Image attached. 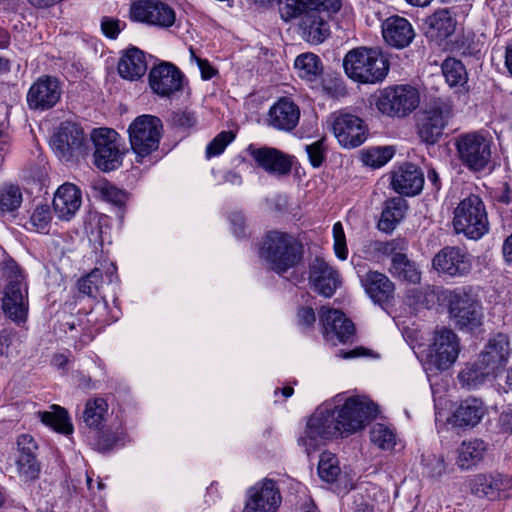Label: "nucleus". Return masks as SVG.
I'll list each match as a JSON object with an SVG mask.
<instances>
[{
  "mask_svg": "<svg viewBox=\"0 0 512 512\" xmlns=\"http://www.w3.org/2000/svg\"><path fill=\"white\" fill-rule=\"evenodd\" d=\"M378 414V406L365 397H349L336 411L327 405L319 406L307 421L304 445L313 446L312 441L350 435L361 430Z\"/></svg>",
  "mask_w": 512,
  "mask_h": 512,
  "instance_id": "1",
  "label": "nucleus"
},
{
  "mask_svg": "<svg viewBox=\"0 0 512 512\" xmlns=\"http://www.w3.org/2000/svg\"><path fill=\"white\" fill-rule=\"evenodd\" d=\"M259 257L268 263L271 270L283 274L301 262L303 245L289 233L271 230L263 237Z\"/></svg>",
  "mask_w": 512,
  "mask_h": 512,
  "instance_id": "2",
  "label": "nucleus"
},
{
  "mask_svg": "<svg viewBox=\"0 0 512 512\" xmlns=\"http://www.w3.org/2000/svg\"><path fill=\"white\" fill-rule=\"evenodd\" d=\"M450 319L461 331L473 332L483 324V306L478 294L470 285L443 292Z\"/></svg>",
  "mask_w": 512,
  "mask_h": 512,
  "instance_id": "3",
  "label": "nucleus"
},
{
  "mask_svg": "<svg viewBox=\"0 0 512 512\" xmlns=\"http://www.w3.org/2000/svg\"><path fill=\"white\" fill-rule=\"evenodd\" d=\"M343 68L352 80L375 84L386 78L390 63L379 48L358 47L345 55Z\"/></svg>",
  "mask_w": 512,
  "mask_h": 512,
  "instance_id": "4",
  "label": "nucleus"
},
{
  "mask_svg": "<svg viewBox=\"0 0 512 512\" xmlns=\"http://www.w3.org/2000/svg\"><path fill=\"white\" fill-rule=\"evenodd\" d=\"M453 225L456 233L477 240L488 232V218L482 199L470 194L464 198L454 211Z\"/></svg>",
  "mask_w": 512,
  "mask_h": 512,
  "instance_id": "5",
  "label": "nucleus"
},
{
  "mask_svg": "<svg viewBox=\"0 0 512 512\" xmlns=\"http://www.w3.org/2000/svg\"><path fill=\"white\" fill-rule=\"evenodd\" d=\"M420 103V94L410 85L388 86L379 91L376 108L383 115L403 118L411 114Z\"/></svg>",
  "mask_w": 512,
  "mask_h": 512,
  "instance_id": "6",
  "label": "nucleus"
},
{
  "mask_svg": "<svg viewBox=\"0 0 512 512\" xmlns=\"http://www.w3.org/2000/svg\"><path fill=\"white\" fill-rule=\"evenodd\" d=\"M163 125L152 115L138 116L128 128L131 149L137 155V162L150 155L159 147Z\"/></svg>",
  "mask_w": 512,
  "mask_h": 512,
  "instance_id": "7",
  "label": "nucleus"
},
{
  "mask_svg": "<svg viewBox=\"0 0 512 512\" xmlns=\"http://www.w3.org/2000/svg\"><path fill=\"white\" fill-rule=\"evenodd\" d=\"M458 159L468 170L483 171L491 159V140L481 133L471 132L455 139Z\"/></svg>",
  "mask_w": 512,
  "mask_h": 512,
  "instance_id": "8",
  "label": "nucleus"
},
{
  "mask_svg": "<svg viewBox=\"0 0 512 512\" xmlns=\"http://www.w3.org/2000/svg\"><path fill=\"white\" fill-rule=\"evenodd\" d=\"M118 137V133L110 128H98L92 131L94 165L99 170L110 172L122 165L124 152L120 150Z\"/></svg>",
  "mask_w": 512,
  "mask_h": 512,
  "instance_id": "9",
  "label": "nucleus"
},
{
  "mask_svg": "<svg viewBox=\"0 0 512 512\" xmlns=\"http://www.w3.org/2000/svg\"><path fill=\"white\" fill-rule=\"evenodd\" d=\"M451 116L452 105L450 102L443 99L434 101L418 119L417 130L420 139L429 145L437 143Z\"/></svg>",
  "mask_w": 512,
  "mask_h": 512,
  "instance_id": "10",
  "label": "nucleus"
},
{
  "mask_svg": "<svg viewBox=\"0 0 512 512\" xmlns=\"http://www.w3.org/2000/svg\"><path fill=\"white\" fill-rule=\"evenodd\" d=\"M332 131L339 144L344 148H356L367 139L368 128L358 116L350 113L334 115Z\"/></svg>",
  "mask_w": 512,
  "mask_h": 512,
  "instance_id": "11",
  "label": "nucleus"
},
{
  "mask_svg": "<svg viewBox=\"0 0 512 512\" xmlns=\"http://www.w3.org/2000/svg\"><path fill=\"white\" fill-rule=\"evenodd\" d=\"M130 18L159 27H170L175 23V12L160 0H138L131 4Z\"/></svg>",
  "mask_w": 512,
  "mask_h": 512,
  "instance_id": "12",
  "label": "nucleus"
},
{
  "mask_svg": "<svg viewBox=\"0 0 512 512\" xmlns=\"http://www.w3.org/2000/svg\"><path fill=\"white\" fill-rule=\"evenodd\" d=\"M151 90L162 98H170L183 89L184 74L170 62H160L148 76Z\"/></svg>",
  "mask_w": 512,
  "mask_h": 512,
  "instance_id": "13",
  "label": "nucleus"
},
{
  "mask_svg": "<svg viewBox=\"0 0 512 512\" xmlns=\"http://www.w3.org/2000/svg\"><path fill=\"white\" fill-rule=\"evenodd\" d=\"M17 273L14 274L4 290L2 299V310L6 317L13 322L20 324L27 320L28 314V300H27V287L22 289L23 276L16 266Z\"/></svg>",
  "mask_w": 512,
  "mask_h": 512,
  "instance_id": "14",
  "label": "nucleus"
},
{
  "mask_svg": "<svg viewBox=\"0 0 512 512\" xmlns=\"http://www.w3.org/2000/svg\"><path fill=\"white\" fill-rule=\"evenodd\" d=\"M61 94V83L56 77L48 75L41 76L28 90V107L31 110L39 111L51 109L59 102Z\"/></svg>",
  "mask_w": 512,
  "mask_h": 512,
  "instance_id": "15",
  "label": "nucleus"
},
{
  "mask_svg": "<svg viewBox=\"0 0 512 512\" xmlns=\"http://www.w3.org/2000/svg\"><path fill=\"white\" fill-rule=\"evenodd\" d=\"M433 268L450 277H463L470 273V255L460 247L446 246L432 260Z\"/></svg>",
  "mask_w": 512,
  "mask_h": 512,
  "instance_id": "16",
  "label": "nucleus"
},
{
  "mask_svg": "<svg viewBox=\"0 0 512 512\" xmlns=\"http://www.w3.org/2000/svg\"><path fill=\"white\" fill-rule=\"evenodd\" d=\"M85 140L84 131L79 124L65 121L53 136L52 145L60 158L69 160L83 153Z\"/></svg>",
  "mask_w": 512,
  "mask_h": 512,
  "instance_id": "17",
  "label": "nucleus"
},
{
  "mask_svg": "<svg viewBox=\"0 0 512 512\" xmlns=\"http://www.w3.org/2000/svg\"><path fill=\"white\" fill-rule=\"evenodd\" d=\"M357 274L362 287L374 304L382 308L391 304L394 299L395 284L387 275L374 270L361 274L360 269L357 270Z\"/></svg>",
  "mask_w": 512,
  "mask_h": 512,
  "instance_id": "18",
  "label": "nucleus"
},
{
  "mask_svg": "<svg viewBox=\"0 0 512 512\" xmlns=\"http://www.w3.org/2000/svg\"><path fill=\"white\" fill-rule=\"evenodd\" d=\"M320 321L323 326L324 337L333 344L336 340L340 343H346L354 336V323L340 310L322 307Z\"/></svg>",
  "mask_w": 512,
  "mask_h": 512,
  "instance_id": "19",
  "label": "nucleus"
},
{
  "mask_svg": "<svg viewBox=\"0 0 512 512\" xmlns=\"http://www.w3.org/2000/svg\"><path fill=\"white\" fill-rule=\"evenodd\" d=\"M248 151L257 165L270 175L277 177L290 174L293 165V156L273 147L253 148Z\"/></svg>",
  "mask_w": 512,
  "mask_h": 512,
  "instance_id": "20",
  "label": "nucleus"
},
{
  "mask_svg": "<svg viewBox=\"0 0 512 512\" xmlns=\"http://www.w3.org/2000/svg\"><path fill=\"white\" fill-rule=\"evenodd\" d=\"M511 353L510 342L507 335L498 333L491 337L484 349L479 353L478 359L495 377L506 367Z\"/></svg>",
  "mask_w": 512,
  "mask_h": 512,
  "instance_id": "21",
  "label": "nucleus"
},
{
  "mask_svg": "<svg viewBox=\"0 0 512 512\" xmlns=\"http://www.w3.org/2000/svg\"><path fill=\"white\" fill-rule=\"evenodd\" d=\"M459 351L458 337L451 329L443 328L435 333L431 357L438 369H448L457 360Z\"/></svg>",
  "mask_w": 512,
  "mask_h": 512,
  "instance_id": "22",
  "label": "nucleus"
},
{
  "mask_svg": "<svg viewBox=\"0 0 512 512\" xmlns=\"http://www.w3.org/2000/svg\"><path fill=\"white\" fill-rule=\"evenodd\" d=\"M334 12H328L324 7H315L304 14L299 22L301 37L308 43L320 44L330 34L327 18Z\"/></svg>",
  "mask_w": 512,
  "mask_h": 512,
  "instance_id": "23",
  "label": "nucleus"
},
{
  "mask_svg": "<svg viewBox=\"0 0 512 512\" xmlns=\"http://www.w3.org/2000/svg\"><path fill=\"white\" fill-rule=\"evenodd\" d=\"M401 250H396L391 256L389 273L396 279L409 284H418L421 281L419 265L407 255L409 249L408 240L402 238Z\"/></svg>",
  "mask_w": 512,
  "mask_h": 512,
  "instance_id": "24",
  "label": "nucleus"
},
{
  "mask_svg": "<svg viewBox=\"0 0 512 512\" xmlns=\"http://www.w3.org/2000/svg\"><path fill=\"white\" fill-rule=\"evenodd\" d=\"M244 512H275L281 502L280 493L273 480H265L260 487L250 491Z\"/></svg>",
  "mask_w": 512,
  "mask_h": 512,
  "instance_id": "25",
  "label": "nucleus"
},
{
  "mask_svg": "<svg viewBox=\"0 0 512 512\" xmlns=\"http://www.w3.org/2000/svg\"><path fill=\"white\" fill-rule=\"evenodd\" d=\"M486 413L487 407L480 398L467 397L461 400L449 422L453 427L470 429L476 427Z\"/></svg>",
  "mask_w": 512,
  "mask_h": 512,
  "instance_id": "26",
  "label": "nucleus"
},
{
  "mask_svg": "<svg viewBox=\"0 0 512 512\" xmlns=\"http://www.w3.org/2000/svg\"><path fill=\"white\" fill-rule=\"evenodd\" d=\"M315 7H324L328 12H338L341 8L340 0H278V9L283 21L289 22L302 18Z\"/></svg>",
  "mask_w": 512,
  "mask_h": 512,
  "instance_id": "27",
  "label": "nucleus"
},
{
  "mask_svg": "<svg viewBox=\"0 0 512 512\" xmlns=\"http://www.w3.org/2000/svg\"><path fill=\"white\" fill-rule=\"evenodd\" d=\"M391 184L400 195L415 196L423 189L424 174L416 165L405 163L394 172Z\"/></svg>",
  "mask_w": 512,
  "mask_h": 512,
  "instance_id": "28",
  "label": "nucleus"
},
{
  "mask_svg": "<svg viewBox=\"0 0 512 512\" xmlns=\"http://www.w3.org/2000/svg\"><path fill=\"white\" fill-rule=\"evenodd\" d=\"M382 34L386 43L397 49L409 46L415 37L411 23L406 18L397 15L384 21Z\"/></svg>",
  "mask_w": 512,
  "mask_h": 512,
  "instance_id": "29",
  "label": "nucleus"
},
{
  "mask_svg": "<svg viewBox=\"0 0 512 512\" xmlns=\"http://www.w3.org/2000/svg\"><path fill=\"white\" fill-rule=\"evenodd\" d=\"M309 278L315 290L325 297H331L340 285L338 273L321 258L310 265Z\"/></svg>",
  "mask_w": 512,
  "mask_h": 512,
  "instance_id": "30",
  "label": "nucleus"
},
{
  "mask_svg": "<svg viewBox=\"0 0 512 512\" xmlns=\"http://www.w3.org/2000/svg\"><path fill=\"white\" fill-rule=\"evenodd\" d=\"M18 457L16 464L18 471L27 479H34L38 476L40 465L37 461L36 451L38 445L29 434H22L17 439Z\"/></svg>",
  "mask_w": 512,
  "mask_h": 512,
  "instance_id": "31",
  "label": "nucleus"
},
{
  "mask_svg": "<svg viewBox=\"0 0 512 512\" xmlns=\"http://www.w3.org/2000/svg\"><path fill=\"white\" fill-rule=\"evenodd\" d=\"M299 119L300 109L288 97L280 98L269 110V123L278 130L292 131Z\"/></svg>",
  "mask_w": 512,
  "mask_h": 512,
  "instance_id": "32",
  "label": "nucleus"
},
{
  "mask_svg": "<svg viewBox=\"0 0 512 512\" xmlns=\"http://www.w3.org/2000/svg\"><path fill=\"white\" fill-rule=\"evenodd\" d=\"M53 209L61 220H70L81 206V191L71 183L61 185L53 198Z\"/></svg>",
  "mask_w": 512,
  "mask_h": 512,
  "instance_id": "33",
  "label": "nucleus"
},
{
  "mask_svg": "<svg viewBox=\"0 0 512 512\" xmlns=\"http://www.w3.org/2000/svg\"><path fill=\"white\" fill-rule=\"evenodd\" d=\"M456 23V19L447 8L439 9L426 19V36L441 42L454 33Z\"/></svg>",
  "mask_w": 512,
  "mask_h": 512,
  "instance_id": "34",
  "label": "nucleus"
},
{
  "mask_svg": "<svg viewBox=\"0 0 512 512\" xmlns=\"http://www.w3.org/2000/svg\"><path fill=\"white\" fill-rule=\"evenodd\" d=\"M402 238L396 237L387 241L367 239L359 250L360 256L364 260L380 263L384 258H391L396 250H401Z\"/></svg>",
  "mask_w": 512,
  "mask_h": 512,
  "instance_id": "35",
  "label": "nucleus"
},
{
  "mask_svg": "<svg viewBox=\"0 0 512 512\" xmlns=\"http://www.w3.org/2000/svg\"><path fill=\"white\" fill-rule=\"evenodd\" d=\"M117 68L123 79L138 80L148 68L144 52L137 47L129 48L121 57Z\"/></svg>",
  "mask_w": 512,
  "mask_h": 512,
  "instance_id": "36",
  "label": "nucleus"
},
{
  "mask_svg": "<svg viewBox=\"0 0 512 512\" xmlns=\"http://www.w3.org/2000/svg\"><path fill=\"white\" fill-rule=\"evenodd\" d=\"M407 208V202L402 197L386 200L377 224L378 229L385 233H392L404 218Z\"/></svg>",
  "mask_w": 512,
  "mask_h": 512,
  "instance_id": "37",
  "label": "nucleus"
},
{
  "mask_svg": "<svg viewBox=\"0 0 512 512\" xmlns=\"http://www.w3.org/2000/svg\"><path fill=\"white\" fill-rule=\"evenodd\" d=\"M108 415V403L104 398L97 397L89 399L84 407L81 420L85 427L89 429V433L93 430H99L105 427Z\"/></svg>",
  "mask_w": 512,
  "mask_h": 512,
  "instance_id": "38",
  "label": "nucleus"
},
{
  "mask_svg": "<svg viewBox=\"0 0 512 512\" xmlns=\"http://www.w3.org/2000/svg\"><path fill=\"white\" fill-rule=\"evenodd\" d=\"M491 378H495L494 374L478 358L468 362L458 374L461 386L469 390L480 387Z\"/></svg>",
  "mask_w": 512,
  "mask_h": 512,
  "instance_id": "39",
  "label": "nucleus"
},
{
  "mask_svg": "<svg viewBox=\"0 0 512 512\" xmlns=\"http://www.w3.org/2000/svg\"><path fill=\"white\" fill-rule=\"evenodd\" d=\"M91 187L94 191V196L111 203L118 209V217L123 219L127 193L118 189L105 179L95 180Z\"/></svg>",
  "mask_w": 512,
  "mask_h": 512,
  "instance_id": "40",
  "label": "nucleus"
},
{
  "mask_svg": "<svg viewBox=\"0 0 512 512\" xmlns=\"http://www.w3.org/2000/svg\"><path fill=\"white\" fill-rule=\"evenodd\" d=\"M487 444L481 439L463 441L458 448V466L462 470H468L477 465L484 457Z\"/></svg>",
  "mask_w": 512,
  "mask_h": 512,
  "instance_id": "41",
  "label": "nucleus"
},
{
  "mask_svg": "<svg viewBox=\"0 0 512 512\" xmlns=\"http://www.w3.org/2000/svg\"><path fill=\"white\" fill-rule=\"evenodd\" d=\"M37 414L41 422L54 431L64 435L73 433V424L65 408L52 405L51 411H39Z\"/></svg>",
  "mask_w": 512,
  "mask_h": 512,
  "instance_id": "42",
  "label": "nucleus"
},
{
  "mask_svg": "<svg viewBox=\"0 0 512 512\" xmlns=\"http://www.w3.org/2000/svg\"><path fill=\"white\" fill-rule=\"evenodd\" d=\"M297 75L307 81H315L323 72V64L318 55L307 52L300 54L294 61Z\"/></svg>",
  "mask_w": 512,
  "mask_h": 512,
  "instance_id": "43",
  "label": "nucleus"
},
{
  "mask_svg": "<svg viewBox=\"0 0 512 512\" xmlns=\"http://www.w3.org/2000/svg\"><path fill=\"white\" fill-rule=\"evenodd\" d=\"M441 70L450 87L465 89L468 73L464 64L453 57L446 58L441 64Z\"/></svg>",
  "mask_w": 512,
  "mask_h": 512,
  "instance_id": "44",
  "label": "nucleus"
},
{
  "mask_svg": "<svg viewBox=\"0 0 512 512\" xmlns=\"http://www.w3.org/2000/svg\"><path fill=\"white\" fill-rule=\"evenodd\" d=\"M503 486L502 480L494 479L492 476L477 474L470 480L471 492L478 497L494 498Z\"/></svg>",
  "mask_w": 512,
  "mask_h": 512,
  "instance_id": "45",
  "label": "nucleus"
},
{
  "mask_svg": "<svg viewBox=\"0 0 512 512\" xmlns=\"http://www.w3.org/2000/svg\"><path fill=\"white\" fill-rule=\"evenodd\" d=\"M88 437L92 447L102 453L111 451L121 440L119 433L101 427L99 430H93Z\"/></svg>",
  "mask_w": 512,
  "mask_h": 512,
  "instance_id": "46",
  "label": "nucleus"
},
{
  "mask_svg": "<svg viewBox=\"0 0 512 512\" xmlns=\"http://www.w3.org/2000/svg\"><path fill=\"white\" fill-rule=\"evenodd\" d=\"M340 472L339 461L336 455L328 451L322 452L318 463L319 477L327 483H334Z\"/></svg>",
  "mask_w": 512,
  "mask_h": 512,
  "instance_id": "47",
  "label": "nucleus"
},
{
  "mask_svg": "<svg viewBox=\"0 0 512 512\" xmlns=\"http://www.w3.org/2000/svg\"><path fill=\"white\" fill-rule=\"evenodd\" d=\"M22 203V192L19 186L8 185L0 188V216L16 211Z\"/></svg>",
  "mask_w": 512,
  "mask_h": 512,
  "instance_id": "48",
  "label": "nucleus"
},
{
  "mask_svg": "<svg viewBox=\"0 0 512 512\" xmlns=\"http://www.w3.org/2000/svg\"><path fill=\"white\" fill-rule=\"evenodd\" d=\"M395 437L394 432L381 423L373 425L370 430L371 442L383 450H389L395 446Z\"/></svg>",
  "mask_w": 512,
  "mask_h": 512,
  "instance_id": "49",
  "label": "nucleus"
},
{
  "mask_svg": "<svg viewBox=\"0 0 512 512\" xmlns=\"http://www.w3.org/2000/svg\"><path fill=\"white\" fill-rule=\"evenodd\" d=\"M394 155L390 147H373L362 153V160L365 165L379 168L386 164Z\"/></svg>",
  "mask_w": 512,
  "mask_h": 512,
  "instance_id": "50",
  "label": "nucleus"
},
{
  "mask_svg": "<svg viewBox=\"0 0 512 512\" xmlns=\"http://www.w3.org/2000/svg\"><path fill=\"white\" fill-rule=\"evenodd\" d=\"M102 280V272L95 268L90 273L80 278L77 282V288L80 294L90 298H96L98 294V284Z\"/></svg>",
  "mask_w": 512,
  "mask_h": 512,
  "instance_id": "51",
  "label": "nucleus"
},
{
  "mask_svg": "<svg viewBox=\"0 0 512 512\" xmlns=\"http://www.w3.org/2000/svg\"><path fill=\"white\" fill-rule=\"evenodd\" d=\"M21 339L18 332L12 328H4L0 331V355L10 356L18 352Z\"/></svg>",
  "mask_w": 512,
  "mask_h": 512,
  "instance_id": "52",
  "label": "nucleus"
},
{
  "mask_svg": "<svg viewBox=\"0 0 512 512\" xmlns=\"http://www.w3.org/2000/svg\"><path fill=\"white\" fill-rule=\"evenodd\" d=\"M321 85L323 90L332 97L343 96L346 93L344 80L336 72H326L322 77Z\"/></svg>",
  "mask_w": 512,
  "mask_h": 512,
  "instance_id": "53",
  "label": "nucleus"
},
{
  "mask_svg": "<svg viewBox=\"0 0 512 512\" xmlns=\"http://www.w3.org/2000/svg\"><path fill=\"white\" fill-rule=\"evenodd\" d=\"M305 151L310 164L314 168L320 167L326 160L327 147L325 146V139H319L312 144L306 145Z\"/></svg>",
  "mask_w": 512,
  "mask_h": 512,
  "instance_id": "54",
  "label": "nucleus"
},
{
  "mask_svg": "<svg viewBox=\"0 0 512 512\" xmlns=\"http://www.w3.org/2000/svg\"><path fill=\"white\" fill-rule=\"evenodd\" d=\"M234 134L231 131L220 132L206 147V157L211 158L218 156L227 147V145L234 139Z\"/></svg>",
  "mask_w": 512,
  "mask_h": 512,
  "instance_id": "55",
  "label": "nucleus"
},
{
  "mask_svg": "<svg viewBox=\"0 0 512 512\" xmlns=\"http://www.w3.org/2000/svg\"><path fill=\"white\" fill-rule=\"evenodd\" d=\"M333 248L336 256L340 260H346L348 257V248L346 244V236L341 222L333 225Z\"/></svg>",
  "mask_w": 512,
  "mask_h": 512,
  "instance_id": "56",
  "label": "nucleus"
},
{
  "mask_svg": "<svg viewBox=\"0 0 512 512\" xmlns=\"http://www.w3.org/2000/svg\"><path fill=\"white\" fill-rule=\"evenodd\" d=\"M101 31L109 39H116L126 27V23L118 18L103 16L100 21Z\"/></svg>",
  "mask_w": 512,
  "mask_h": 512,
  "instance_id": "57",
  "label": "nucleus"
},
{
  "mask_svg": "<svg viewBox=\"0 0 512 512\" xmlns=\"http://www.w3.org/2000/svg\"><path fill=\"white\" fill-rule=\"evenodd\" d=\"M170 122L174 127L186 130L196 124V117L191 111L178 110L171 114Z\"/></svg>",
  "mask_w": 512,
  "mask_h": 512,
  "instance_id": "58",
  "label": "nucleus"
},
{
  "mask_svg": "<svg viewBox=\"0 0 512 512\" xmlns=\"http://www.w3.org/2000/svg\"><path fill=\"white\" fill-rule=\"evenodd\" d=\"M31 223L38 230H44L49 226L51 221V211L48 205H40L31 215Z\"/></svg>",
  "mask_w": 512,
  "mask_h": 512,
  "instance_id": "59",
  "label": "nucleus"
},
{
  "mask_svg": "<svg viewBox=\"0 0 512 512\" xmlns=\"http://www.w3.org/2000/svg\"><path fill=\"white\" fill-rule=\"evenodd\" d=\"M191 58L195 59L201 72V77L204 80L212 79L216 74L217 70L209 63L207 59H202L195 55L194 50L191 48Z\"/></svg>",
  "mask_w": 512,
  "mask_h": 512,
  "instance_id": "60",
  "label": "nucleus"
},
{
  "mask_svg": "<svg viewBox=\"0 0 512 512\" xmlns=\"http://www.w3.org/2000/svg\"><path fill=\"white\" fill-rule=\"evenodd\" d=\"M297 317L298 324L305 328H311L316 321L315 312L311 307H301L297 313Z\"/></svg>",
  "mask_w": 512,
  "mask_h": 512,
  "instance_id": "61",
  "label": "nucleus"
},
{
  "mask_svg": "<svg viewBox=\"0 0 512 512\" xmlns=\"http://www.w3.org/2000/svg\"><path fill=\"white\" fill-rule=\"evenodd\" d=\"M230 222L236 237L245 236V218L241 212H234L230 215Z\"/></svg>",
  "mask_w": 512,
  "mask_h": 512,
  "instance_id": "62",
  "label": "nucleus"
},
{
  "mask_svg": "<svg viewBox=\"0 0 512 512\" xmlns=\"http://www.w3.org/2000/svg\"><path fill=\"white\" fill-rule=\"evenodd\" d=\"M499 426L503 432L512 433V410L503 411L499 416Z\"/></svg>",
  "mask_w": 512,
  "mask_h": 512,
  "instance_id": "63",
  "label": "nucleus"
},
{
  "mask_svg": "<svg viewBox=\"0 0 512 512\" xmlns=\"http://www.w3.org/2000/svg\"><path fill=\"white\" fill-rule=\"evenodd\" d=\"M497 202L508 205L512 201V190L507 183L495 194Z\"/></svg>",
  "mask_w": 512,
  "mask_h": 512,
  "instance_id": "64",
  "label": "nucleus"
}]
</instances>
